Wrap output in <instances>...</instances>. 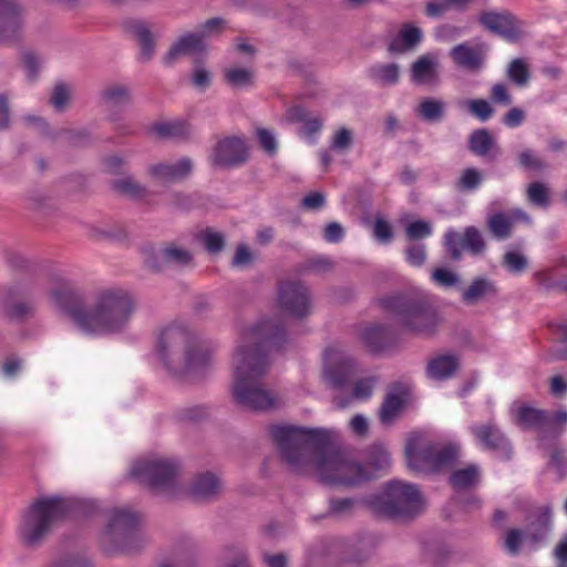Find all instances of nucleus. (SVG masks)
Returning <instances> with one entry per match:
<instances>
[{
  "mask_svg": "<svg viewBox=\"0 0 567 567\" xmlns=\"http://www.w3.org/2000/svg\"><path fill=\"white\" fill-rule=\"evenodd\" d=\"M270 433L290 472L315 474L327 485L355 486L388 473L392 464L382 444L365 450V464L353 460L334 445L332 433L326 430L275 425Z\"/></svg>",
  "mask_w": 567,
  "mask_h": 567,
  "instance_id": "obj_1",
  "label": "nucleus"
},
{
  "mask_svg": "<svg viewBox=\"0 0 567 567\" xmlns=\"http://www.w3.org/2000/svg\"><path fill=\"white\" fill-rule=\"evenodd\" d=\"M286 340L282 321L262 319L245 328L237 340L233 357V398L247 410L267 411L278 405L277 395L264 383L270 362L268 351Z\"/></svg>",
  "mask_w": 567,
  "mask_h": 567,
  "instance_id": "obj_2",
  "label": "nucleus"
},
{
  "mask_svg": "<svg viewBox=\"0 0 567 567\" xmlns=\"http://www.w3.org/2000/svg\"><path fill=\"white\" fill-rule=\"evenodd\" d=\"M155 351L167 371L187 375L209 365L214 348L199 339L185 322L174 321L159 330Z\"/></svg>",
  "mask_w": 567,
  "mask_h": 567,
  "instance_id": "obj_3",
  "label": "nucleus"
},
{
  "mask_svg": "<svg viewBox=\"0 0 567 567\" xmlns=\"http://www.w3.org/2000/svg\"><path fill=\"white\" fill-rule=\"evenodd\" d=\"M134 308V299L127 290H102L94 305L86 309L84 319L80 321V330L93 336L120 333L127 327Z\"/></svg>",
  "mask_w": 567,
  "mask_h": 567,
  "instance_id": "obj_4",
  "label": "nucleus"
},
{
  "mask_svg": "<svg viewBox=\"0 0 567 567\" xmlns=\"http://www.w3.org/2000/svg\"><path fill=\"white\" fill-rule=\"evenodd\" d=\"M381 306L393 313L399 324L408 332L432 338L443 322V318L431 298L423 292H406L381 299Z\"/></svg>",
  "mask_w": 567,
  "mask_h": 567,
  "instance_id": "obj_5",
  "label": "nucleus"
},
{
  "mask_svg": "<svg viewBox=\"0 0 567 567\" xmlns=\"http://www.w3.org/2000/svg\"><path fill=\"white\" fill-rule=\"evenodd\" d=\"M71 511V502L62 497H45L35 501L22 515L19 537L23 544L38 546L51 532L56 520Z\"/></svg>",
  "mask_w": 567,
  "mask_h": 567,
  "instance_id": "obj_6",
  "label": "nucleus"
},
{
  "mask_svg": "<svg viewBox=\"0 0 567 567\" xmlns=\"http://www.w3.org/2000/svg\"><path fill=\"white\" fill-rule=\"evenodd\" d=\"M365 502L374 513L391 518L413 517L423 507L417 486L398 480L388 482L381 492L369 496Z\"/></svg>",
  "mask_w": 567,
  "mask_h": 567,
  "instance_id": "obj_7",
  "label": "nucleus"
},
{
  "mask_svg": "<svg viewBox=\"0 0 567 567\" xmlns=\"http://www.w3.org/2000/svg\"><path fill=\"white\" fill-rule=\"evenodd\" d=\"M138 516L127 508H113L109 522L100 535V545L107 554L134 551L143 544V536L137 530Z\"/></svg>",
  "mask_w": 567,
  "mask_h": 567,
  "instance_id": "obj_8",
  "label": "nucleus"
},
{
  "mask_svg": "<svg viewBox=\"0 0 567 567\" xmlns=\"http://www.w3.org/2000/svg\"><path fill=\"white\" fill-rule=\"evenodd\" d=\"M130 474L141 484L159 493L172 492L179 474L177 461L163 456H152L135 461Z\"/></svg>",
  "mask_w": 567,
  "mask_h": 567,
  "instance_id": "obj_9",
  "label": "nucleus"
},
{
  "mask_svg": "<svg viewBox=\"0 0 567 567\" xmlns=\"http://www.w3.org/2000/svg\"><path fill=\"white\" fill-rule=\"evenodd\" d=\"M408 466L417 473L437 472L452 466L460 456L457 444L420 447L417 439L411 437L405 446Z\"/></svg>",
  "mask_w": 567,
  "mask_h": 567,
  "instance_id": "obj_10",
  "label": "nucleus"
},
{
  "mask_svg": "<svg viewBox=\"0 0 567 567\" xmlns=\"http://www.w3.org/2000/svg\"><path fill=\"white\" fill-rule=\"evenodd\" d=\"M49 295L52 303L69 317L80 330V321L84 319L87 309L80 290L70 281L59 279L52 282Z\"/></svg>",
  "mask_w": 567,
  "mask_h": 567,
  "instance_id": "obj_11",
  "label": "nucleus"
},
{
  "mask_svg": "<svg viewBox=\"0 0 567 567\" xmlns=\"http://www.w3.org/2000/svg\"><path fill=\"white\" fill-rule=\"evenodd\" d=\"M278 306L282 312L298 319L311 313V298L308 288L299 281H284L278 287Z\"/></svg>",
  "mask_w": 567,
  "mask_h": 567,
  "instance_id": "obj_12",
  "label": "nucleus"
},
{
  "mask_svg": "<svg viewBox=\"0 0 567 567\" xmlns=\"http://www.w3.org/2000/svg\"><path fill=\"white\" fill-rule=\"evenodd\" d=\"M468 430L480 447L493 452L502 460L511 458L512 445L494 420L473 423Z\"/></svg>",
  "mask_w": 567,
  "mask_h": 567,
  "instance_id": "obj_13",
  "label": "nucleus"
},
{
  "mask_svg": "<svg viewBox=\"0 0 567 567\" xmlns=\"http://www.w3.org/2000/svg\"><path fill=\"white\" fill-rule=\"evenodd\" d=\"M210 158L213 164L219 167H238L247 162L248 150L243 138L227 136L216 144Z\"/></svg>",
  "mask_w": 567,
  "mask_h": 567,
  "instance_id": "obj_14",
  "label": "nucleus"
},
{
  "mask_svg": "<svg viewBox=\"0 0 567 567\" xmlns=\"http://www.w3.org/2000/svg\"><path fill=\"white\" fill-rule=\"evenodd\" d=\"M478 20L485 29L509 42H515L522 37L523 22L508 11H486Z\"/></svg>",
  "mask_w": 567,
  "mask_h": 567,
  "instance_id": "obj_15",
  "label": "nucleus"
},
{
  "mask_svg": "<svg viewBox=\"0 0 567 567\" xmlns=\"http://www.w3.org/2000/svg\"><path fill=\"white\" fill-rule=\"evenodd\" d=\"M353 374L354 363L349 355L333 349L326 351L324 380L330 386L342 388Z\"/></svg>",
  "mask_w": 567,
  "mask_h": 567,
  "instance_id": "obj_16",
  "label": "nucleus"
},
{
  "mask_svg": "<svg viewBox=\"0 0 567 567\" xmlns=\"http://www.w3.org/2000/svg\"><path fill=\"white\" fill-rule=\"evenodd\" d=\"M532 223L530 216L520 208L505 212H493L486 217V226L491 235L499 241L512 237L513 227L517 221Z\"/></svg>",
  "mask_w": 567,
  "mask_h": 567,
  "instance_id": "obj_17",
  "label": "nucleus"
},
{
  "mask_svg": "<svg viewBox=\"0 0 567 567\" xmlns=\"http://www.w3.org/2000/svg\"><path fill=\"white\" fill-rule=\"evenodd\" d=\"M193 161L189 157H182L176 162H159L147 167L151 178L164 183H179L190 176Z\"/></svg>",
  "mask_w": 567,
  "mask_h": 567,
  "instance_id": "obj_18",
  "label": "nucleus"
},
{
  "mask_svg": "<svg viewBox=\"0 0 567 567\" xmlns=\"http://www.w3.org/2000/svg\"><path fill=\"white\" fill-rule=\"evenodd\" d=\"M22 29L20 6L14 0H0V43L19 40Z\"/></svg>",
  "mask_w": 567,
  "mask_h": 567,
  "instance_id": "obj_19",
  "label": "nucleus"
},
{
  "mask_svg": "<svg viewBox=\"0 0 567 567\" xmlns=\"http://www.w3.org/2000/svg\"><path fill=\"white\" fill-rule=\"evenodd\" d=\"M511 412L515 424L524 430L534 429L544 432L550 429V415L544 410L516 403Z\"/></svg>",
  "mask_w": 567,
  "mask_h": 567,
  "instance_id": "obj_20",
  "label": "nucleus"
},
{
  "mask_svg": "<svg viewBox=\"0 0 567 567\" xmlns=\"http://www.w3.org/2000/svg\"><path fill=\"white\" fill-rule=\"evenodd\" d=\"M485 51L483 44L472 47L468 43H461L451 49L450 56L456 65L471 72H477L484 65Z\"/></svg>",
  "mask_w": 567,
  "mask_h": 567,
  "instance_id": "obj_21",
  "label": "nucleus"
},
{
  "mask_svg": "<svg viewBox=\"0 0 567 567\" xmlns=\"http://www.w3.org/2000/svg\"><path fill=\"white\" fill-rule=\"evenodd\" d=\"M411 81L419 85H435L439 82V60L426 53L419 56L411 65Z\"/></svg>",
  "mask_w": 567,
  "mask_h": 567,
  "instance_id": "obj_22",
  "label": "nucleus"
},
{
  "mask_svg": "<svg viewBox=\"0 0 567 567\" xmlns=\"http://www.w3.org/2000/svg\"><path fill=\"white\" fill-rule=\"evenodd\" d=\"M205 50L206 44L203 42L197 30L186 32L177 38V40L172 44L167 53L164 55L163 61L166 65H172L182 55L193 52H203Z\"/></svg>",
  "mask_w": 567,
  "mask_h": 567,
  "instance_id": "obj_23",
  "label": "nucleus"
},
{
  "mask_svg": "<svg viewBox=\"0 0 567 567\" xmlns=\"http://www.w3.org/2000/svg\"><path fill=\"white\" fill-rule=\"evenodd\" d=\"M192 260L193 256L187 249L169 245L158 250L156 256L148 257L145 262L148 268L158 271L166 265L187 266Z\"/></svg>",
  "mask_w": 567,
  "mask_h": 567,
  "instance_id": "obj_24",
  "label": "nucleus"
},
{
  "mask_svg": "<svg viewBox=\"0 0 567 567\" xmlns=\"http://www.w3.org/2000/svg\"><path fill=\"white\" fill-rule=\"evenodd\" d=\"M468 150L476 156L494 161L501 155V147L486 128L474 130L468 136Z\"/></svg>",
  "mask_w": 567,
  "mask_h": 567,
  "instance_id": "obj_25",
  "label": "nucleus"
},
{
  "mask_svg": "<svg viewBox=\"0 0 567 567\" xmlns=\"http://www.w3.org/2000/svg\"><path fill=\"white\" fill-rule=\"evenodd\" d=\"M224 484L221 478L213 472L196 475L192 482V494L203 501H210L221 494Z\"/></svg>",
  "mask_w": 567,
  "mask_h": 567,
  "instance_id": "obj_26",
  "label": "nucleus"
},
{
  "mask_svg": "<svg viewBox=\"0 0 567 567\" xmlns=\"http://www.w3.org/2000/svg\"><path fill=\"white\" fill-rule=\"evenodd\" d=\"M423 39V31L413 23H403L398 34L388 45V51L394 54L414 50Z\"/></svg>",
  "mask_w": 567,
  "mask_h": 567,
  "instance_id": "obj_27",
  "label": "nucleus"
},
{
  "mask_svg": "<svg viewBox=\"0 0 567 567\" xmlns=\"http://www.w3.org/2000/svg\"><path fill=\"white\" fill-rule=\"evenodd\" d=\"M551 530V512L549 508H542L536 513L534 519L528 523L525 530V542L537 547L545 542Z\"/></svg>",
  "mask_w": 567,
  "mask_h": 567,
  "instance_id": "obj_28",
  "label": "nucleus"
},
{
  "mask_svg": "<svg viewBox=\"0 0 567 567\" xmlns=\"http://www.w3.org/2000/svg\"><path fill=\"white\" fill-rule=\"evenodd\" d=\"M408 393L405 390H393L389 392L379 410V417L382 424H392L402 412L406 403Z\"/></svg>",
  "mask_w": 567,
  "mask_h": 567,
  "instance_id": "obj_29",
  "label": "nucleus"
},
{
  "mask_svg": "<svg viewBox=\"0 0 567 567\" xmlns=\"http://www.w3.org/2000/svg\"><path fill=\"white\" fill-rule=\"evenodd\" d=\"M285 121L289 123H302L300 133L305 136H311L318 133L322 127V118L318 115H309L301 106H295L286 112Z\"/></svg>",
  "mask_w": 567,
  "mask_h": 567,
  "instance_id": "obj_30",
  "label": "nucleus"
},
{
  "mask_svg": "<svg viewBox=\"0 0 567 567\" xmlns=\"http://www.w3.org/2000/svg\"><path fill=\"white\" fill-rule=\"evenodd\" d=\"M497 293L495 284L487 278H475L471 285L462 292V301L465 305L473 306L486 297H493Z\"/></svg>",
  "mask_w": 567,
  "mask_h": 567,
  "instance_id": "obj_31",
  "label": "nucleus"
},
{
  "mask_svg": "<svg viewBox=\"0 0 567 567\" xmlns=\"http://www.w3.org/2000/svg\"><path fill=\"white\" fill-rule=\"evenodd\" d=\"M458 368V359L453 354H441L427 363V374L435 380L451 378Z\"/></svg>",
  "mask_w": 567,
  "mask_h": 567,
  "instance_id": "obj_32",
  "label": "nucleus"
},
{
  "mask_svg": "<svg viewBox=\"0 0 567 567\" xmlns=\"http://www.w3.org/2000/svg\"><path fill=\"white\" fill-rule=\"evenodd\" d=\"M153 132L163 138L186 140L190 137L193 128L186 121L175 120L155 124Z\"/></svg>",
  "mask_w": 567,
  "mask_h": 567,
  "instance_id": "obj_33",
  "label": "nucleus"
},
{
  "mask_svg": "<svg viewBox=\"0 0 567 567\" xmlns=\"http://www.w3.org/2000/svg\"><path fill=\"white\" fill-rule=\"evenodd\" d=\"M368 75L382 86L395 85L400 80V66L396 63H377L369 68Z\"/></svg>",
  "mask_w": 567,
  "mask_h": 567,
  "instance_id": "obj_34",
  "label": "nucleus"
},
{
  "mask_svg": "<svg viewBox=\"0 0 567 567\" xmlns=\"http://www.w3.org/2000/svg\"><path fill=\"white\" fill-rule=\"evenodd\" d=\"M126 29L134 34L141 47V59L148 61L154 53V39L146 25L136 20L126 22Z\"/></svg>",
  "mask_w": 567,
  "mask_h": 567,
  "instance_id": "obj_35",
  "label": "nucleus"
},
{
  "mask_svg": "<svg viewBox=\"0 0 567 567\" xmlns=\"http://www.w3.org/2000/svg\"><path fill=\"white\" fill-rule=\"evenodd\" d=\"M480 480V466L477 464H470L464 468L454 471L450 476V484L454 489H467L476 486Z\"/></svg>",
  "mask_w": 567,
  "mask_h": 567,
  "instance_id": "obj_36",
  "label": "nucleus"
},
{
  "mask_svg": "<svg viewBox=\"0 0 567 567\" xmlns=\"http://www.w3.org/2000/svg\"><path fill=\"white\" fill-rule=\"evenodd\" d=\"M101 99L109 109H117L130 103L131 91L126 85L111 84L102 91Z\"/></svg>",
  "mask_w": 567,
  "mask_h": 567,
  "instance_id": "obj_37",
  "label": "nucleus"
},
{
  "mask_svg": "<svg viewBox=\"0 0 567 567\" xmlns=\"http://www.w3.org/2000/svg\"><path fill=\"white\" fill-rule=\"evenodd\" d=\"M360 338L371 350H381L389 339V328L384 324H371L361 331Z\"/></svg>",
  "mask_w": 567,
  "mask_h": 567,
  "instance_id": "obj_38",
  "label": "nucleus"
},
{
  "mask_svg": "<svg viewBox=\"0 0 567 567\" xmlns=\"http://www.w3.org/2000/svg\"><path fill=\"white\" fill-rule=\"evenodd\" d=\"M226 83L234 89H244L252 85L254 72L247 68L231 66L223 72Z\"/></svg>",
  "mask_w": 567,
  "mask_h": 567,
  "instance_id": "obj_39",
  "label": "nucleus"
},
{
  "mask_svg": "<svg viewBox=\"0 0 567 567\" xmlns=\"http://www.w3.org/2000/svg\"><path fill=\"white\" fill-rule=\"evenodd\" d=\"M445 103L441 100L427 97L420 102L417 115L427 122H439L443 118Z\"/></svg>",
  "mask_w": 567,
  "mask_h": 567,
  "instance_id": "obj_40",
  "label": "nucleus"
},
{
  "mask_svg": "<svg viewBox=\"0 0 567 567\" xmlns=\"http://www.w3.org/2000/svg\"><path fill=\"white\" fill-rule=\"evenodd\" d=\"M199 560L198 546L195 543H187L176 549L173 564L176 567H197Z\"/></svg>",
  "mask_w": 567,
  "mask_h": 567,
  "instance_id": "obj_41",
  "label": "nucleus"
},
{
  "mask_svg": "<svg viewBox=\"0 0 567 567\" xmlns=\"http://www.w3.org/2000/svg\"><path fill=\"white\" fill-rule=\"evenodd\" d=\"M462 247L477 256L485 251L486 244L481 231L474 226H468L462 236Z\"/></svg>",
  "mask_w": 567,
  "mask_h": 567,
  "instance_id": "obj_42",
  "label": "nucleus"
},
{
  "mask_svg": "<svg viewBox=\"0 0 567 567\" xmlns=\"http://www.w3.org/2000/svg\"><path fill=\"white\" fill-rule=\"evenodd\" d=\"M483 179V173L478 168L467 167L462 171L455 186L458 192H473L480 187Z\"/></svg>",
  "mask_w": 567,
  "mask_h": 567,
  "instance_id": "obj_43",
  "label": "nucleus"
},
{
  "mask_svg": "<svg viewBox=\"0 0 567 567\" xmlns=\"http://www.w3.org/2000/svg\"><path fill=\"white\" fill-rule=\"evenodd\" d=\"M527 199L533 205L546 208L550 204L549 188L542 182H533L526 189Z\"/></svg>",
  "mask_w": 567,
  "mask_h": 567,
  "instance_id": "obj_44",
  "label": "nucleus"
},
{
  "mask_svg": "<svg viewBox=\"0 0 567 567\" xmlns=\"http://www.w3.org/2000/svg\"><path fill=\"white\" fill-rule=\"evenodd\" d=\"M507 76L518 86H525L529 82L530 73L524 59H514L507 68Z\"/></svg>",
  "mask_w": 567,
  "mask_h": 567,
  "instance_id": "obj_45",
  "label": "nucleus"
},
{
  "mask_svg": "<svg viewBox=\"0 0 567 567\" xmlns=\"http://www.w3.org/2000/svg\"><path fill=\"white\" fill-rule=\"evenodd\" d=\"M464 105L471 115L483 123L488 121L495 113L492 104L484 99L467 100L464 102Z\"/></svg>",
  "mask_w": 567,
  "mask_h": 567,
  "instance_id": "obj_46",
  "label": "nucleus"
},
{
  "mask_svg": "<svg viewBox=\"0 0 567 567\" xmlns=\"http://www.w3.org/2000/svg\"><path fill=\"white\" fill-rule=\"evenodd\" d=\"M224 567H251L247 550L237 546L227 547L224 553Z\"/></svg>",
  "mask_w": 567,
  "mask_h": 567,
  "instance_id": "obj_47",
  "label": "nucleus"
},
{
  "mask_svg": "<svg viewBox=\"0 0 567 567\" xmlns=\"http://www.w3.org/2000/svg\"><path fill=\"white\" fill-rule=\"evenodd\" d=\"M113 188L117 193L133 198L142 197L145 194V188L140 185L132 176H125L114 181Z\"/></svg>",
  "mask_w": 567,
  "mask_h": 567,
  "instance_id": "obj_48",
  "label": "nucleus"
},
{
  "mask_svg": "<svg viewBox=\"0 0 567 567\" xmlns=\"http://www.w3.org/2000/svg\"><path fill=\"white\" fill-rule=\"evenodd\" d=\"M3 308L7 317L12 320H22L32 311V306L30 303L14 300L12 297H8L4 300Z\"/></svg>",
  "mask_w": 567,
  "mask_h": 567,
  "instance_id": "obj_49",
  "label": "nucleus"
},
{
  "mask_svg": "<svg viewBox=\"0 0 567 567\" xmlns=\"http://www.w3.org/2000/svg\"><path fill=\"white\" fill-rule=\"evenodd\" d=\"M503 267L511 274H522L528 267V259L518 251H506L502 260Z\"/></svg>",
  "mask_w": 567,
  "mask_h": 567,
  "instance_id": "obj_50",
  "label": "nucleus"
},
{
  "mask_svg": "<svg viewBox=\"0 0 567 567\" xmlns=\"http://www.w3.org/2000/svg\"><path fill=\"white\" fill-rule=\"evenodd\" d=\"M432 233V224L423 219L414 220L405 227V237L413 243L430 237Z\"/></svg>",
  "mask_w": 567,
  "mask_h": 567,
  "instance_id": "obj_51",
  "label": "nucleus"
},
{
  "mask_svg": "<svg viewBox=\"0 0 567 567\" xmlns=\"http://www.w3.org/2000/svg\"><path fill=\"white\" fill-rule=\"evenodd\" d=\"M226 24L227 22L225 19L215 17L198 25L196 30L203 42H205L206 39L219 35L226 28Z\"/></svg>",
  "mask_w": 567,
  "mask_h": 567,
  "instance_id": "obj_52",
  "label": "nucleus"
},
{
  "mask_svg": "<svg viewBox=\"0 0 567 567\" xmlns=\"http://www.w3.org/2000/svg\"><path fill=\"white\" fill-rule=\"evenodd\" d=\"M354 505L355 501L353 498H331L327 515L338 518L346 517L353 512Z\"/></svg>",
  "mask_w": 567,
  "mask_h": 567,
  "instance_id": "obj_53",
  "label": "nucleus"
},
{
  "mask_svg": "<svg viewBox=\"0 0 567 567\" xmlns=\"http://www.w3.org/2000/svg\"><path fill=\"white\" fill-rule=\"evenodd\" d=\"M200 240L210 254H218L225 247V236L213 229H206L200 235Z\"/></svg>",
  "mask_w": 567,
  "mask_h": 567,
  "instance_id": "obj_54",
  "label": "nucleus"
},
{
  "mask_svg": "<svg viewBox=\"0 0 567 567\" xmlns=\"http://www.w3.org/2000/svg\"><path fill=\"white\" fill-rule=\"evenodd\" d=\"M43 62L42 56L33 51H25L22 53V64L27 72V76L31 81L37 79Z\"/></svg>",
  "mask_w": 567,
  "mask_h": 567,
  "instance_id": "obj_55",
  "label": "nucleus"
},
{
  "mask_svg": "<svg viewBox=\"0 0 567 567\" xmlns=\"http://www.w3.org/2000/svg\"><path fill=\"white\" fill-rule=\"evenodd\" d=\"M71 94L70 90L64 83H56L52 90L51 96H50V103L54 107L55 111L62 112L65 110L69 101H70Z\"/></svg>",
  "mask_w": 567,
  "mask_h": 567,
  "instance_id": "obj_56",
  "label": "nucleus"
},
{
  "mask_svg": "<svg viewBox=\"0 0 567 567\" xmlns=\"http://www.w3.org/2000/svg\"><path fill=\"white\" fill-rule=\"evenodd\" d=\"M444 245L450 257L458 260L462 256V236L454 229H449L444 235Z\"/></svg>",
  "mask_w": 567,
  "mask_h": 567,
  "instance_id": "obj_57",
  "label": "nucleus"
},
{
  "mask_svg": "<svg viewBox=\"0 0 567 567\" xmlns=\"http://www.w3.org/2000/svg\"><path fill=\"white\" fill-rule=\"evenodd\" d=\"M525 540V532L513 528L506 533L504 546L508 554L516 556L520 550V545Z\"/></svg>",
  "mask_w": 567,
  "mask_h": 567,
  "instance_id": "obj_58",
  "label": "nucleus"
},
{
  "mask_svg": "<svg viewBox=\"0 0 567 567\" xmlns=\"http://www.w3.org/2000/svg\"><path fill=\"white\" fill-rule=\"evenodd\" d=\"M406 260L414 267L422 266L426 260V249L423 244H411L405 249Z\"/></svg>",
  "mask_w": 567,
  "mask_h": 567,
  "instance_id": "obj_59",
  "label": "nucleus"
},
{
  "mask_svg": "<svg viewBox=\"0 0 567 567\" xmlns=\"http://www.w3.org/2000/svg\"><path fill=\"white\" fill-rule=\"evenodd\" d=\"M518 163L520 166L534 171H543L546 167L545 162L537 157L532 150L523 151L518 155Z\"/></svg>",
  "mask_w": 567,
  "mask_h": 567,
  "instance_id": "obj_60",
  "label": "nucleus"
},
{
  "mask_svg": "<svg viewBox=\"0 0 567 567\" xmlns=\"http://www.w3.org/2000/svg\"><path fill=\"white\" fill-rule=\"evenodd\" d=\"M352 144V133L348 128L338 130L331 141V148L338 152L348 150Z\"/></svg>",
  "mask_w": 567,
  "mask_h": 567,
  "instance_id": "obj_61",
  "label": "nucleus"
},
{
  "mask_svg": "<svg viewBox=\"0 0 567 567\" xmlns=\"http://www.w3.org/2000/svg\"><path fill=\"white\" fill-rule=\"evenodd\" d=\"M256 134L262 150L270 155L275 154L277 151L275 134L267 128H257Z\"/></svg>",
  "mask_w": 567,
  "mask_h": 567,
  "instance_id": "obj_62",
  "label": "nucleus"
},
{
  "mask_svg": "<svg viewBox=\"0 0 567 567\" xmlns=\"http://www.w3.org/2000/svg\"><path fill=\"white\" fill-rule=\"evenodd\" d=\"M254 261V255L245 244L238 245L236 252L233 257L231 265L234 267L244 268L251 265Z\"/></svg>",
  "mask_w": 567,
  "mask_h": 567,
  "instance_id": "obj_63",
  "label": "nucleus"
},
{
  "mask_svg": "<svg viewBox=\"0 0 567 567\" xmlns=\"http://www.w3.org/2000/svg\"><path fill=\"white\" fill-rule=\"evenodd\" d=\"M432 279L443 287H453L458 282V276L444 268H437L432 274Z\"/></svg>",
  "mask_w": 567,
  "mask_h": 567,
  "instance_id": "obj_64",
  "label": "nucleus"
}]
</instances>
